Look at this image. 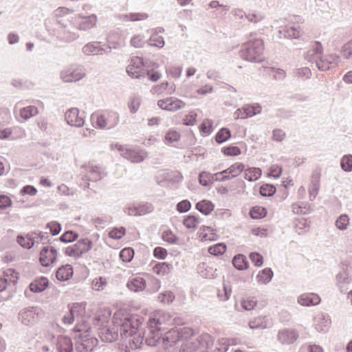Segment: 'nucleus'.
I'll return each mask as SVG.
<instances>
[{"instance_id":"nucleus-1","label":"nucleus","mask_w":352,"mask_h":352,"mask_svg":"<svg viewBox=\"0 0 352 352\" xmlns=\"http://www.w3.org/2000/svg\"><path fill=\"white\" fill-rule=\"evenodd\" d=\"M113 322L120 329L123 338H131L129 345L131 349H138L141 346L144 340V332L140 329L142 323L140 319L119 310L114 314Z\"/></svg>"},{"instance_id":"nucleus-2","label":"nucleus","mask_w":352,"mask_h":352,"mask_svg":"<svg viewBox=\"0 0 352 352\" xmlns=\"http://www.w3.org/2000/svg\"><path fill=\"white\" fill-rule=\"evenodd\" d=\"M264 51V41L261 38H255L244 43L240 54L242 58L248 61L261 63L265 60Z\"/></svg>"},{"instance_id":"nucleus-3","label":"nucleus","mask_w":352,"mask_h":352,"mask_svg":"<svg viewBox=\"0 0 352 352\" xmlns=\"http://www.w3.org/2000/svg\"><path fill=\"white\" fill-rule=\"evenodd\" d=\"M168 316L164 313L155 312L148 322V332L146 337V342L149 346H155L162 338L161 326L165 323Z\"/></svg>"},{"instance_id":"nucleus-4","label":"nucleus","mask_w":352,"mask_h":352,"mask_svg":"<svg viewBox=\"0 0 352 352\" xmlns=\"http://www.w3.org/2000/svg\"><path fill=\"white\" fill-rule=\"evenodd\" d=\"M94 126L100 129H111L119 122L118 114L113 111H96L91 117Z\"/></svg>"},{"instance_id":"nucleus-5","label":"nucleus","mask_w":352,"mask_h":352,"mask_svg":"<svg viewBox=\"0 0 352 352\" xmlns=\"http://www.w3.org/2000/svg\"><path fill=\"white\" fill-rule=\"evenodd\" d=\"M91 248V241L85 238L80 239L75 244L67 247L64 250V253L66 256L78 258L84 254L88 252Z\"/></svg>"},{"instance_id":"nucleus-6","label":"nucleus","mask_w":352,"mask_h":352,"mask_svg":"<svg viewBox=\"0 0 352 352\" xmlns=\"http://www.w3.org/2000/svg\"><path fill=\"white\" fill-rule=\"evenodd\" d=\"M190 330L186 327L173 328L167 331L162 338V343L164 347L170 346L177 343L179 340L186 338Z\"/></svg>"},{"instance_id":"nucleus-7","label":"nucleus","mask_w":352,"mask_h":352,"mask_svg":"<svg viewBox=\"0 0 352 352\" xmlns=\"http://www.w3.org/2000/svg\"><path fill=\"white\" fill-rule=\"evenodd\" d=\"M126 72L133 78H140L146 76V69L143 59L133 56L126 67Z\"/></svg>"},{"instance_id":"nucleus-8","label":"nucleus","mask_w":352,"mask_h":352,"mask_svg":"<svg viewBox=\"0 0 352 352\" xmlns=\"http://www.w3.org/2000/svg\"><path fill=\"white\" fill-rule=\"evenodd\" d=\"M245 170V165L241 162H235L227 169L215 173L216 180L223 182L238 177Z\"/></svg>"},{"instance_id":"nucleus-9","label":"nucleus","mask_w":352,"mask_h":352,"mask_svg":"<svg viewBox=\"0 0 352 352\" xmlns=\"http://www.w3.org/2000/svg\"><path fill=\"white\" fill-rule=\"evenodd\" d=\"M85 74L80 66L72 65L61 72L60 77L64 82H76L82 79Z\"/></svg>"},{"instance_id":"nucleus-10","label":"nucleus","mask_w":352,"mask_h":352,"mask_svg":"<svg viewBox=\"0 0 352 352\" xmlns=\"http://www.w3.org/2000/svg\"><path fill=\"white\" fill-rule=\"evenodd\" d=\"M157 105L163 110L175 111L184 108L186 103L177 98L169 97L158 100Z\"/></svg>"},{"instance_id":"nucleus-11","label":"nucleus","mask_w":352,"mask_h":352,"mask_svg":"<svg viewBox=\"0 0 352 352\" xmlns=\"http://www.w3.org/2000/svg\"><path fill=\"white\" fill-rule=\"evenodd\" d=\"M57 259V251L50 246L43 248L39 256V261L44 267H48L56 262Z\"/></svg>"},{"instance_id":"nucleus-12","label":"nucleus","mask_w":352,"mask_h":352,"mask_svg":"<svg viewBox=\"0 0 352 352\" xmlns=\"http://www.w3.org/2000/svg\"><path fill=\"white\" fill-rule=\"evenodd\" d=\"M65 120L71 126L80 127L84 124V118L80 116L79 110L76 108H72L66 112Z\"/></svg>"},{"instance_id":"nucleus-13","label":"nucleus","mask_w":352,"mask_h":352,"mask_svg":"<svg viewBox=\"0 0 352 352\" xmlns=\"http://www.w3.org/2000/svg\"><path fill=\"white\" fill-rule=\"evenodd\" d=\"M340 57L336 54H327L319 60L317 61L316 65L320 70H327L333 65L338 64L339 62Z\"/></svg>"},{"instance_id":"nucleus-14","label":"nucleus","mask_w":352,"mask_h":352,"mask_svg":"<svg viewBox=\"0 0 352 352\" xmlns=\"http://www.w3.org/2000/svg\"><path fill=\"white\" fill-rule=\"evenodd\" d=\"M154 206L151 203L139 204L136 207H131L127 209V213L130 216H142L152 212Z\"/></svg>"},{"instance_id":"nucleus-15","label":"nucleus","mask_w":352,"mask_h":352,"mask_svg":"<svg viewBox=\"0 0 352 352\" xmlns=\"http://www.w3.org/2000/svg\"><path fill=\"white\" fill-rule=\"evenodd\" d=\"M122 155L133 163L142 162L147 156L145 152L127 148L122 151Z\"/></svg>"},{"instance_id":"nucleus-16","label":"nucleus","mask_w":352,"mask_h":352,"mask_svg":"<svg viewBox=\"0 0 352 352\" xmlns=\"http://www.w3.org/2000/svg\"><path fill=\"white\" fill-rule=\"evenodd\" d=\"M320 296L314 293H306L300 295L298 298V302L302 306H314L320 302Z\"/></svg>"},{"instance_id":"nucleus-17","label":"nucleus","mask_w":352,"mask_h":352,"mask_svg":"<svg viewBox=\"0 0 352 352\" xmlns=\"http://www.w3.org/2000/svg\"><path fill=\"white\" fill-rule=\"evenodd\" d=\"M199 236L202 241H216L219 237L216 229L206 226L200 228Z\"/></svg>"},{"instance_id":"nucleus-18","label":"nucleus","mask_w":352,"mask_h":352,"mask_svg":"<svg viewBox=\"0 0 352 352\" xmlns=\"http://www.w3.org/2000/svg\"><path fill=\"white\" fill-rule=\"evenodd\" d=\"M320 189V176L314 175L311 176V182L308 186L309 197L310 201L316 199Z\"/></svg>"},{"instance_id":"nucleus-19","label":"nucleus","mask_w":352,"mask_h":352,"mask_svg":"<svg viewBox=\"0 0 352 352\" xmlns=\"http://www.w3.org/2000/svg\"><path fill=\"white\" fill-rule=\"evenodd\" d=\"M111 311L109 309H98L96 311V315L93 319V324L96 326L99 324H103L107 322L111 317Z\"/></svg>"},{"instance_id":"nucleus-20","label":"nucleus","mask_w":352,"mask_h":352,"mask_svg":"<svg viewBox=\"0 0 352 352\" xmlns=\"http://www.w3.org/2000/svg\"><path fill=\"white\" fill-rule=\"evenodd\" d=\"M89 316L81 318V320L76 324L74 331L80 333V337H87V333L91 329L90 323L88 322L87 319H89Z\"/></svg>"},{"instance_id":"nucleus-21","label":"nucleus","mask_w":352,"mask_h":352,"mask_svg":"<svg viewBox=\"0 0 352 352\" xmlns=\"http://www.w3.org/2000/svg\"><path fill=\"white\" fill-rule=\"evenodd\" d=\"M73 267L71 265L67 264L60 267L56 273L58 280L65 281L69 280L73 275Z\"/></svg>"},{"instance_id":"nucleus-22","label":"nucleus","mask_w":352,"mask_h":352,"mask_svg":"<svg viewBox=\"0 0 352 352\" xmlns=\"http://www.w3.org/2000/svg\"><path fill=\"white\" fill-rule=\"evenodd\" d=\"M85 306L86 304L84 302H75L69 305L68 307L70 313L72 314V316H74V318L78 317H81V318H83L87 316L85 314Z\"/></svg>"},{"instance_id":"nucleus-23","label":"nucleus","mask_w":352,"mask_h":352,"mask_svg":"<svg viewBox=\"0 0 352 352\" xmlns=\"http://www.w3.org/2000/svg\"><path fill=\"white\" fill-rule=\"evenodd\" d=\"M56 346L59 352H71L73 349V344L71 339L63 336L58 338Z\"/></svg>"},{"instance_id":"nucleus-24","label":"nucleus","mask_w":352,"mask_h":352,"mask_svg":"<svg viewBox=\"0 0 352 352\" xmlns=\"http://www.w3.org/2000/svg\"><path fill=\"white\" fill-rule=\"evenodd\" d=\"M297 338L298 334L294 330H283L278 334V339L283 344H292Z\"/></svg>"},{"instance_id":"nucleus-25","label":"nucleus","mask_w":352,"mask_h":352,"mask_svg":"<svg viewBox=\"0 0 352 352\" xmlns=\"http://www.w3.org/2000/svg\"><path fill=\"white\" fill-rule=\"evenodd\" d=\"M48 279L46 277H40L35 279L30 285V289L34 292H41L48 286Z\"/></svg>"},{"instance_id":"nucleus-26","label":"nucleus","mask_w":352,"mask_h":352,"mask_svg":"<svg viewBox=\"0 0 352 352\" xmlns=\"http://www.w3.org/2000/svg\"><path fill=\"white\" fill-rule=\"evenodd\" d=\"M127 287L133 292L142 291L146 287V281L142 277H134L128 282Z\"/></svg>"},{"instance_id":"nucleus-27","label":"nucleus","mask_w":352,"mask_h":352,"mask_svg":"<svg viewBox=\"0 0 352 352\" xmlns=\"http://www.w3.org/2000/svg\"><path fill=\"white\" fill-rule=\"evenodd\" d=\"M38 109L34 105H29L19 110V116L23 120H27L38 113Z\"/></svg>"},{"instance_id":"nucleus-28","label":"nucleus","mask_w":352,"mask_h":352,"mask_svg":"<svg viewBox=\"0 0 352 352\" xmlns=\"http://www.w3.org/2000/svg\"><path fill=\"white\" fill-rule=\"evenodd\" d=\"M195 208L201 213L208 215L214 210V205L212 201L204 199L197 202Z\"/></svg>"},{"instance_id":"nucleus-29","label":"nucleus","mask_w":352,"mask_h":352,"mask_svg":"<svg viewBox=\"0 0 352 352\" xmlns=\"http://www.w3.org/2000/svg\"><path fill=\"white\" fill-rule=\"evenodd\" d=\"M200 223V219L195 215H187L183 219V225L190 230H195Z\"/></svg>"},{"instance_id":"nucleus-30","label":"nucleus","mask_w":352,"mask_h":352,"mask_svg":"<svg viewBox=\"0 0 352 352\" xmlns=\"http://www.w3.org/2000/svg\"><path fill=\"white\" fill-rule=\"evenodd\" d=\"M171 265L166 262L157 263L153 267V272L160 276H164L170 272Z\"/></svg>"},{"instance_id":"nucleus-31","label":"nucleus","mask_w":352,"mask_h":352,"mask_svg":"<svg viewBox=\"0 0 352 352\" xmlns=\"http://www.w3.org/2000/svg\"><path fill=\"white\" fill-rule=\"evenodd\" d=\"M285 36L297 38L300 36V26L298 23L288 24L285 28Z\"/></svg>"},{"instance_id":"nucleus-32","label":"nucleus","mask_w":352,"mask_h":352,"mask_svg":"<svg viewBox=\"0 0 352 352\" xmlns=\"http://www.w3.org/2000/svg\"><path fill=\"white\" fill-rule=\"evenodd\" d=\"M82 20L79 23V29L87 30L94 28L96 24L97 17L96 15H90L86 17H82Z\"/></svg>"},{"instance_id":"nucleus-33","label":"nucleus","mask_w":352,"mask_h":352,"mask_svg":"<svg viewBox=\"0 0 352 352\" xmlns=\"http://www.w3.org/2000/svg\"><path fill=\"white\" fill-rule=\"evenodd\" d=\"M148 18V14L145 12H131L122 15V19L124 21H144Z\"/></svg>"},{"instance_id":"nucleus-34","label":"nucleus","mask_w":352,"mask_h":352,"mask_svg":"<svg viewBox=\"0 0 352 352\" xmlns=\"http://www.w3.org/2000/svg\"><path fill=\"white\" fill-rule=\"evenodd\" d=\"M201 135L204 137L209 135L213 131V122L210 119H204L199 126Z\"/></svg>"},{"instance_id":"nucleus-35","label":"nucleus","mask_w":352,"mask_h":352,"mask_svg":"<svg viewBox=\"0 0 352 352\" xmlns=\"http://www.w3.org/2000/svg\"><path fill=\"white\" fill-rule=\"evenodd\" d=\"M314 321L315 327L319 332L325 331L330 324L329 320L322 315L316 317Z\"/></svg>"},{"instance_id":"nucleus-36","label":"nucleus","mask_w":352,"mask_h":352,"mask_svg":"<svg viewBox=\"0 0 352 352\" xmlns=\"http://www.w3.org/2000/svg\"><path fill=\"white\" fill-rule=\"evenodd\" d=\"M245 170V179L252 182L257 180L261 176V170L259 168H249Z\"/></svg>"},{"instance_id":"nucleus-37","label":"nucleus","mask_w":352,"mask_h":352,"mask_svg":"<svg viewBox=\"0 0 352 352\" xmlns=\"http://www.w3.org/2000/svg\"><path fill=\"white\" fill-rule=\"evenodd\" d=\"M273 276V272L270 268H265L256 276L258 282L265 284L269 283Z\"/></svg>"},{"instance_id":"nucleus-38","label":"nucleus","mask_w":352,"mask_h":352,"mask_svg":"<svg viewBox=\"0 0 352 352\" xmlns=\"http://www.w3.org/2000/svg\"><path fill=\"white\" fill-rule=\"evenodd\" d=\"M233 265L239 270L248 268V262L245 256L243 254L236 255L232 260Z\"/></svg>"},{"instance_id":"nucleus-39","label":"nucleus","mask_w":352,"mask_h":352,"mask_svg":"<svg viewBox=\"0 0 352 352\" xmlns=\"http://www.w3.org/2000/svg\"><path fill=\"white\" fill-rule=\"evenodd\" d=\"M34 237H32L30 235L18 236L17 242L23 248L30 249L34 244Z\"/></svg>"},{"instance_id":"nucleus-40","label":"nucleus","mask_w":352,"mask_h":352,"mask_svg":"<svg viewBox=\"0 0 352 352\" xmlns=\"http://www.w3.org/2000/svg\"><path fill=\"white\" fill-rule=\"evenodd\" d=\"M247 118L252 117L261 112L262 107L258 104L245 105L243 107Z\"/></svg>"},{"instance_id":"nucleus-41","label":"nucleus","mask_w":352,"mask_h":352,"mask_svg":"<svg viewBox=\"0 0 352 352\" xmlns=\"http://www.w3.org/2000/svg\"><path fill=\"white\" fill-rule=\"evenodd\" d=\"M3 276L7 283L9 282L14 284L17 282L19 278V273L11 268L7 269L3 272Z\"/></svg>"},{"instance_id":"nucleus-42","label":"nucleus","mask_w":352,"mask_h":352,"mask_svg":"<svg viewBox=\"0 0 352 352\" xmlns=\"http://www.w3.org/2000/svg\"><path fill=\"white\" fill-rule=\"evenodd\" d=\"M227 247L223 243H217L208 248V252L214 256H219L224 254L226 251Z\"/></svg>"},{"instance_id":"nucleus-43","label":"nucleus","mask_w":352,"mask_h":352,"mask_svg":"<svg viewBox=\"0 0 352 352\" xmlns=\"http://www.w3.org/2000/svg\"><path fill=\"white\" fill-rule=\"evenodd\" d=\"M162 239L164 241L170 244H175L179 240V238L170 229H166L163 231L162 234Z\"/></svg>"},{"instance_id":"nucleus-44","label":"nucleus","mask_w":352,"mask_h":352,"mask_svg":"<svg viewBox=\"0 0 352 352\" xmlns=\"http://www.w3.org/2000/svg\"><path fill=\"white\" fill-rule=\"evenodd\" d=\"M221 152L224 155L234 157L241 155V149L236 146H224L221 148Z\"/></svg>"},{"instance_id":"nucleus-45","label":"nucleus","mask_w":352,"mask_h":352,"mask_svg":"<svg viewBox=\"0 0 352 352\" xmlns=\"http://www.w3.org/2000/svg\"><path fill=\"white\" fill-rule=\"evenodd\" d=\"M267 214V211L265 208L259 206L253 207L250 214L252 219H261L264 217Z\"/></svg>"},{"instance_id":"nucleus-46","label":"nucleus","mask_w":352,"mask_h":352,"mask_svg":"<svg viewBox=\"0 0 352 352\" xmlns=\"http://www.w3.org/2000/svg\"><path fill=\"white\" fill-rule=\"evenodd\" d=\"M141 104V100L138 96H132L129 99L128 107L131 113H135L138 111Z\"/></svg>"},{"instance_id":"nucleus-47","label":"nucleus","mask_w":352,"mask_h":352,"mask_svg":"<svg viewBox=\"0 0 352 352\" xmlns=\"http://www.w3.org/2000/svg\"><path fill=\"white\" fill-rule=\"evenodd\" d=\"M230 131L227 128H223L220 129L216 135V141L221 144L226 140H228L230 138Z\"/></svg>"},{"instance_id":"nucleus-48","label":"nucleus","mask_w":352,"mask_h":352,"mask_svg":"<svg viewBox=\"0 0 352 352\" xmlns=\"http://www.w3.org/2000/svg\"><path fill=\"white\" fill-rule=\"evenodd\" d=\"M133 256L134 251L131 248H125L120 253V257L124 262H130Z\"/></svg>"},{"instance_id":"nucleus-49","label":"nucleus","mask_w":352,"mask_h":352,"mask_svg":"<svg viewBox=\"0 0 352 352\" xmlns=\"http://www.w3.org/2000/svg\"><path fill=\"white\" fill-rule=\"evenodd\" d=\"M197 114L194 111H190L183 118L182 123L186 126H192L197 121Z\"/></svg>"},{"instance_id":"nucleus-50","label":"nucleus","mask_w":352,"mask_h":352,"mask_svg":"<svg viewBox=\"0 0 352 352\" xmlns=\"http://www.w3.org/2000/svg\"><path fill=\"white\" fill-rule=\"evenodd\" d=\"M349 224V218L346 214L340 215L336 222V227L340 230H346Z\"/></svg>"},{"instance_id":"nucleus-51","label":"nucleus","mask_w":352,"mask_h":352,"mask_svg":"<svg viewBox=\"0 0 352 352\" xmlns=\"http://www.w3.org/2000/svg\"><path fill=\"white\" fill-rule=\"evenodd\" d=\"M78 237V234L73 231H67L63 234L60 238V241L64 243H70L76 241Z\"/></svg>"},{"instance_id":"nucleus-52","label":"nucleus","mask_w":352,"mask_h":352,"mask_svg":"<svg viewBox=\"0 0 352 352\" xmlns=\"http://www.w3.org/2000/svg\"><path fill=\"white\" fill-rule=\"evenodd\" d=\"M107 282L104 278L102 277L96 278L92 280V289L96 291L102 290L106 286Z\"/></svg>"},{"instance_id":"nucleus-53","label":"nucleus","mask_w":352,"mask_h":352,"mask_svg":"<svg viewBox=\"0 0 352 352\" xmlns=\"http://www.w3.org/2000/svg\"><path fill=\"white\" fill-rule=\"evenodd\" d=\"M150 44L151 45L162 47L164 45V38L158 34H153L150 38Z\"/></svg>"},{"instance_id":"nucleus-54","label":"nucleus","mask_w":352,"mask_h":352,"mask_svg":"<svg viewBox=\"0 0 352 352\" xmlns=\"http://www.w3.org/2000/svg\"><path fill=\"white\" fill-rule=\"evenodd\" d=\"M180 138V134L174 130L168 131L165 135V141L166 143H173L177 142Z\"/></svg>"},{"instance_id":"nucleus-55","label":"nucleus","mask_w":352,"mask_h":352,"mask_svg":"<svg viewBox=\"0 0 352 352\" xmlns=\"http://www.w3.org/2000/svg\"><path fill=\"white\" fill-rule=\"evenodd\" d=\"M126 230L123 227L115 228L109 232V236L114 239H120L125 234Z\"/></svg>"},{"instance_id":"nucleus-56","label":"nucleus","mask_w":352,"mask_h":352,"mask_svg":"<svg viewBox=\"0 0 352 352\" xmlns=\"http://www.w3.org/2000/svg\"><path fill=\"white\" fill-rule=\"evenodd\" d=\"M276 192V188L271 184H263L260 188V193L263 196H271Z\"/></svg>"},{"instance_id":"nucleus-57","label":"nucleus","mask_w":352,"mask_h":352,"mask_svg":"<svg viewBox=\"0 0 352 352\" xmlns=\"http://www.w3.org/2000/svg\"><path fill=\"white\" fill-rule=\"evenodd\" d=\"M175 296L171 292H165L158 295L159 300L164 304L172 302Z\"/></svg>"},{"instance_id":"nucleus-58","label":"nucleus","mask_w":352,"mask_h":352,"mask_svg":"<svg viewBox=\"0 0 352 352\" xmlns=\"http://www.w3.org/2000/svg\"><path fill=\"white\" fill-rule=\"evenodd\" d=\"M341 167L345 171L352 170V155H345L342 157Z\"/></svg>"},{"instance_id":"nucleus-59","label":"nucleus","mask_w":352,"mask_h":352,"mask_svg":"<svg viewBox=\"0 0 352 352\" xmlns=\"http://www.w3.org/2000/svg\"><path fill=\"white\" fill-rule=\"evenodd\" d=\"M167 255V250L162 247H156L153 250V256L158 259H165Z\"/></svg>"},{"instance_id":"nucleus-60","label":"nucleus","mask_w":352,"mask_h":352,"mask_svg":"<svg viewBox=\"0 0 352 352\" xmlns=\"http://www.w3.org/2000/svg\"><path fill=\"white\" fill-rule=\"evenodd\" d=\"M282 167L277 165L273 164L270 166L269 170V175L274 178H278L282 174Z\"/></svg>"},{"instance_id":"nucleus-61","label":"nucleus","mask_w":352,"mask_h":352,"mask_svg":"<svg viewBox=\"0 0 352 352\" xmlns=\"http://www.w3.org/2000/svg\"><path fill=\"white\" fill-rule=\"evenodd\" d=\"M250 260L257 267H261L263 263V256L256 252H252L250 255Z\"/></svg>"},{"instance_id":"nucleus-62","label":"nucleus","mask_w":352,"mask_h":352,"mask_svg":"<svg viewBox=\"0 0 352 352\" xmlns=\"http://www.w3.org/2000/svg\"><path fill=\"white\" fill-rule=\"evenodd\" d=\"M12 204L11 199L5 195H0V209L4 210L10 207Z\"/></svg>"},{"instance_id":"nucleus-63","label":"nucleus","mask_w":352,"mask_h":352,"mask_svg":"<svg viewBox=\"0 0 352 352\" xmlns=\"http://www.w3.org/2000/svg\"><path fill=\"white\" fill-rule=\"evenodd\" d=\"M296 76L298 78L308 79L311 76V72L307 67L300 68L296 71Z\"/></svg>"},{"instance_id":"nucleus-64","label":"nucleus","mask_w":352,"mask_h":352,"mask_svg":"<svg viewBox=\"0 0 352 352\" xmlns=\"http://www.w3.org/2000/svg\"><path fill=\"white\" fill-rule=\"evenodd\" d=\"M342 54L346 58H349L352 55V39L343 46Z\"/></svg>"}]
</instances>
